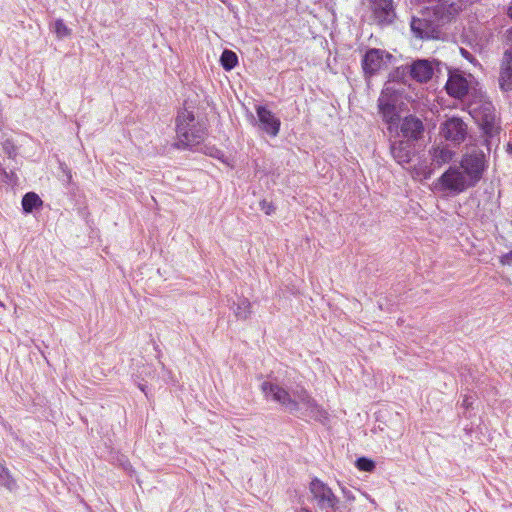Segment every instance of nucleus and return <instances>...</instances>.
<instances>
[{"label":"nucleus","mask_w":512,"mask_h":512,"mask_svg":"<svg viewBox=\"0 0 512 512\" xmlns=\"http://www.w3.org/2000/svg\"><path fill=\"white\" fill-rule=\"evenodd\" d=\"M485 168V156L481 151L466 153L462 156L459 165H451L434 182V188L446 195H459L476 186Z\"/></svg>","instance_id":"obj_1"},{"label":"nucleus","mask_w":512,"mask_h":512,"mask_svg":"<svg viewBox=\"0 0 512 512\" xmlns=\"http://www.w3.org/2000/svg\"><path fill=\"white\" fill-rule=\"evenodd\" d=\"M262 391L266 397H270L283 405L290 413L294 414L303 410V414L314 420L324 423L328 420V413L313 399L306 389L298 387L290 394L284 388L270 382H263Z\"/></svg>","instance_id":"obj_2"},{"label":"nucleus","mask_w":512,"mask_h":512,"mask_svg":"<svg viewBox=\"0 0 512 512\" xmlns=\"http://www.w3.org/2000/svg\"><path fill=\"white\" fill-rule=\"evenodd\" d=\"M206 137L205 125L196 120L191 111L184 109L176 118V143L179 149H193Z\"/></svg>","instance_id":"obj_3"},{"label":"nucleus","mask_w":512,"mask_h":512,"mask_svg":"<svg viewBox=\"0 0 512 512\" xmlns=\"http://www.w3.org/2000/svg\"><path fill=\"white\" fill-rule=\"evenodd\" d=\"M309 491L319 509L325 510L326 512H336L339 509V498L322 480L313 478L309 484Z\"/></svg>","instance_id":"obj_4"},{"label":"nucleus","mask_w":512,"mask_h":512,"mask_svg":"<svg viewBox=\"0 0 512 512\" xmlns=\"http://www.w3.org/2000/svg\"><path fill=\"white\" fill-rule=\"evenodd\" d=\"M441 20L435 15L432 18L431 12L423 13L421 17H413L411 21V30L416 37L436 39L441 33Z\"/></svg>","instance_id":"obj_5"},{"label":"nucleus","mask_w":512,"mask_h":512,"mask_svg":"<svg viewBox=\"0 0 512 512\" xmlns=\"http://www.w3.org/2000/svg\"><path fill=\"white\" fill-rule=\"evenodd\" d=\"M396 102L397 95L395 90L388 85L385 86L378 99V108L383 117V120L390 125V129L392 125L397 124L399 120V115L396 109Z\"/></svg>","instance_id":"obj_6"},{"label":"nucleus","mask_w":512,"mask_h":512,"mask_svg":"<svg viewBox=\"0 0 512 512\" xmlns=\"http://www.w3.org/2000/svg\"><path fill=\"white\" fill-rule=\"evenodd\" d=\"M440 134L454 145L465 141L468 134L467 124L459 117H450L440 126Z\"/></svg>","instance_id":"obj_7"},{"label":"nucleus","mask_w":512,"mask_h":512,"mask_svg":"<svg viewBox=\"0 0 512 512\" xmlns=\"http://www.w3.org/2000/svg\"><path fill=\"white\" fill-rule=\"evenodd\" d=\"M256 114L260 129L271 137H276L280 131V119L271 110L262 105L256 106Z\"/></svg>","instance_id":"obj_8"},{"label":"nucleus","mask_w":512,"mask_h":512,"mask_svg":"<svg viewBox=\"0 0 512 512\" xmlns=\"http://www.w3.org/2000/svg\"><path fill=\"white\" fill-rule=\"evenodd\" d=\"M371 10L378 24H390L395 18L392 0H371Z\"/></svg>","instance_id":"obj_9"},{"label":"nucleus","mask_w":512,"mask_h":512,"mask_svg":"<svg viewBox=\"0 0 512 512\" xmlns=\"http://www.w3.org/2000/svg\"><path fill=\"white\" fill-rule=\"evenodd\" d=\"M383 51L380 49L368 50L362 59V68L366 77L375 75L383 65Z\"/></svg>","instance_id":"obj_10"},{"label":"nucleus","mask_w":512,"mask_h":512,"mask_svg":"<svg viewBox=\"0 0 512 512\" xmlns=\"http://www.w3.org/2000/svg\"><path fill=\"white\" fill-rule=\"evenodd\" d=\"M434 70V62L429 60H417L411 65L410 74L413 79L423 83L429 81L432 78Z\"/></svg>","instance_id":"obj_11"},{"label":"nucleus","mask_w":512,"mask_h":512,"mask_svg":"<svg viewBox=\"0 0 512 512\" xmlns=\"http://www.w3.org/2000/svg\"><path fill=\"white\" fill-rule=\"evenodd\" d=\"M499 84L502 90H512V52L506 51L501 65Z\"/></svg>","instance_id":"obj_12"},{"label":"nucleus","mask_w":512,"mask_h":512,"mask_svg":"<svg viewBox=\"0 0 512 512\" xmlns=\"http://www.w3.org/2000/svg\"><path fill=\"white\" fill-rule=\"evenodd\" d=\"M449 95L455 98H463L468 92V82L460 75H451L446 83Z\"/></svg>","instance_id":"obj_13"},{"label":"nucleus","mask_w":512,"mask_h":512,"mask_svg":"<svg viewBox=\"0 0 512 512\" xmlns=\"http://www.w3.org/2000/svg\"><path fill=\"white\" fill-rule=\"evenodd\" d=\"M400 128L405 138L418 139L423 131V124L418 118L409 116L402 121Z\"/></svg>","instance_id":"obj_14"},{"label":"nucleus","mask_w":512,"mask_h":512,"mask_svg":"<svg viewBox=\"0 0 512 512\" xmlns=\"http://www.w3.org/2000/svg\"><path fill=\"white\" fill-rule=\"evenodd\" d=\"M391 154L400 165L407 164L412 157L411 145L405 141L395 142L391 145Z\"/></svg>","instance_id":"obj_15"},{"label":"nucleus","mask_w":512,"mask_h":512,"mask_svg":"<svg viewBox=\"0 0 512 512\" xmlns=\"http://www.w3.org/2000/svg\"><path fill=\"white\" fill-rule=\"evenodd\" d=\"M430 155L434 164L437 166H442L449 163L453 159L455 153L448 147L437 146L430 150Z\"/></svg>","instance_id":"obj_16"},{"label":"nucleus","mask_w":512,"mask_h":512,"mask_svg":"<svg viewBox=\"0 0 512 512\" xmlns=\"http://www.w3.org/2000/svg\"><path fill=\"white\" fill-rule=\"evenodd\" d=\"M43 201L34 192L26 193L22 198V209L24 213H31L34 209L42 207Z\"/></svg>","instance_id":"obj_17"},{"label":"nucleus","mask_w":512,"mask_h":512,"mask_svg":"<svg viewBox=\"0 0 512 512\" xmlns=\"http://www.w3.org/2000/svg\"><path fill=\"white\" fill-rule=\"evenodd\" d=\"M235 316L240 320H246L251 315V303L246 298H241L234 309Z\"/></svg>","instance_id":"obj_18"},{"label":"nucleus","mask_w":512,"mask_h":512,"mask_svg":"<svg viewBox=\"0 0 512 512\" xmlns=\"http://www.w3.org/2000/svg\"><path fill=\"white\" fill-rule=\"evenodd\" d=\"M220 62H221L222 67L226 71H230V70L234 69L236 67V65L238 64V57L235 52L226 49L222 52V55L220 57Z\"/></svg>","instance_id":"obj_19"},{"label":"nucleus","mask_w":512,"mask_h":512,"mask_svg":"<svg viewBox=\"0 0 512 512\" xmlns=\"http://www.w3.org/2000/svg\"><path fill=\"white\" fill-rule=\"evenodd\" d=\"M0 486L5 487L9 491L16 489V481L10 475L8 469L0 463Z\"/></svg>","instance_id":"obj_20"},{"label":"nucleus","mask_w":512,"mask_h":512,"mask_svg":"<svg viewBox=\"0 0 512 512\" xmlns=\"http://www.w3.org/2000/svg\"><path fill=\"white\" fill-rule=\"evenodd\" d=\"M50 28L58 39H63L71 35V29L67 27L62 19H56Z\"/></svg>","instance_id":"obj_21"},{"label":"nucleus","mask_w":512,"mask_h":512,"mask_svg":"<svg viewBox=\"0 0 512 512\" xmlns=\"http://www.w3.org/2000/svg\"><path fill=\"white\" fill-rule=\"evenodd\" d=\"M485 109L488 111V113L485 115L483 119V127L488 132L491 131L494 125L495 121V115L493 114L492 105L490 103L486 104Z\"/></svg>","instance_id":"obj_22"},{"label":"nucleus","mask_w":512,"mask_h":512,"mask_svg":"<svg viewBox=\"0 0 512 512\" xmlns=\"http://www.w3.org/2000/svg\"><path fill=\"white\" fill-rule=\"evenodd\" d=\"M356 467L360 471L371 472L375 468V464L372 460L365 457H361L357 459Z\"/></svg>","instance_id":"obj_23"},{"label":"nucleus","mask_w":512,"mask_h":512,"mask_svg":"<svg viewBox=\"0 0 512 512\" xmlns=\"http://www.w3.org/2000/svg\"><path fill=\"white\" fill-rule=\"evenodd\" d=\"M2 149L5 154L8 155V157L13 158L16 155V147L12 140H5L2 143Z\"/></svg>","instance_id":"obj_24"},{"label":"nucleus","mask_w":512,"mask_h":512,"mask_svg":"<svg viewBox=\"0 0 512 512\" xmlns=\"http://www.w3.org/2000/svg\"><path fill=\"white\" fill-rule=\"evenodd\" d=\"M259 205H260L261 210L266 215H272L276 210V207L274 206V204L272 202H268L267 200L260 201Z\"/></svg>","instance_id":"obj_25"},{"label":"nucleus","mask_w":512,"mask_h":512,"mask_svg":"<svg viewBox=\"0 0 512 512\" xmlns=\"http://www.w3.org/2000/svg\"><path fill=\"white\" fill-rule=\"evenodd\" d=\"M341 492H342L343 497L345 498V500L347 502H353L355 500L354 493L350 489H348L347 487L342 486L341 487Z\"/></svg>","instance_id":"obj_26"},{"label":"nucleus","mask_w":512,"mask_h":512,"mask_svg":"<svg viewBox=\"0 0 512 512\" xmlns=\"http://www.w3.org/2000/svg\"><path fill=\"white\" fill-rule=\"evenodd\" d=\"M60 169L63 172V174L66 176V180L65 181L67 183H70L72 181V172H71V170L64 163L60 164Z\"/></svg>","instance_id":"obj_27"},{"label":"nucleus","mask_w":512,"mask_h":512,"mask_svg":"<svg viewBox=\"0 0 512 512\" xmlns=\"http://www.w3.org/2000/svg\"><path fill=\"white\" fill-rule=\"evenodd\" d=\"M500 262L502 265H511L512 264V251L502 255L500 258Z\"/></svg>","instance_id":"obj_28"},{"label":"nucleus","mask_w":512,"mask_h":512,"mask_svg":"<svg viewBox=\"0 0 512 512\" xmlns=\"http://www.w3.org/2000/svg\"><path fill=\"white\" fill-rule=\"evenodd\" d=\"M461 51V54L464 58H466L467 60H469L470 62H472L474 60V58L472 57V55L465 49L461 48L460 49Z\"/></svg>","instance_id":"obj_29"},{"label":"nucleus","mask_w":512,"mask_h":512,"mask_svg":"<svg viewBox=\"0 0 512 512\" xmlns=\"http://www.w3.org/2000/svg\"><path fill=\"white\" fill-rule=\"evenodd\" d=\"M296 512H311L308 508H300Z\"/></svg>","instance_id":"obj_30"},{"label":"nucleus","mask_w":512,"mask_h":512,"mask_svg":"<svg viewBox=\"0 0 512 512\" xmlns=\"http://www.w3.org/2000/svg\"><path fill=\"white\" fill-rule=\"evenodd\" d=\"M221 152L219 150H215V153H210L211 156L218 157V154Z\"/></svg>","instance_id":"obj_31"},{"label":"nucleus","mask_w":512,"mask_h":512,"mask_svg":"<svg viewBox=\"0 0 512 512\" xmlns=\"http://www.w3.org/2000/svg\"><path fill=\"white\" fill-rule=\"evenodd\" d=\"M431 175V171L429 170L428 172L424 173V178H429Z\"/></svg>","instance_id":"obj_32"},{"label":"nucleus","mask_w":512,"mask_h":512,"mask_svg":"<svg viewBox=\"0 0 512 512\" xmlns=\"http://www.w3.org/2000/svg\"><path fill=\"white\" fill-rule=\"evenodd\" d=\"M508 15L512 18V5L508 9Z\"/></svg>","instance_id":"obj_33"},{"label":"nucleus","mask_w":512,"mask_h":512,"mask_svg":"<svg viewBox=\"0 0 512 512\" xmlns=\"http://www.w3.org/2000/svg\"><path fill=\"white\" fill-rule=\"evenodd\" d=\"M507 150H508V152L512 153V143L508 144V149Z\"/></svg>","instance_id":"obj_34"}]
</instances>
